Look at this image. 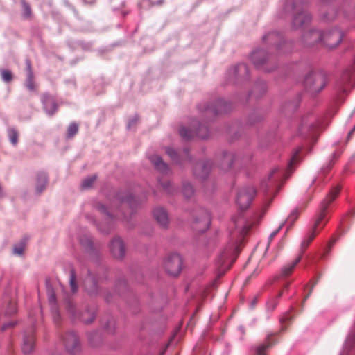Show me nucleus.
Returning <instances> with one entry per match:
<instances>
[{
	"label": "nucleus",
	"mask_w": 355,
	"mask_h": 355,
	"mask_svg": "<svg viewBox=\"0 0 355 355\" xmlns=\"http://www.w3.org/2000/svg\"><path fill=\"white\" fill-rule=\"evenodd\" d=\"M340 191V188L338 186L333 188L321 202L320 212L314 220L311 230L307 237L302 242L301 245L302 248L306 249L327 223L329 220V218H327L328 207L338 196Z\"/></svg>",
	"instance_id": "f257e3e1"
},
{
	"label": "nucleus",
	"mask_w": 355,
	"mask_h": 355,
	"mask_svg": "<svg viewBox=\"0 0 355 355\" xmlns=\"http://www.w3.org/2000/svg\"><path fill=\"white\" fill-rule=\"evenodd\" d=\"M261 218L259 213L248 218L241 214L233 218L232 223L234 227L231 233L232 238L241 241L250 230L259 223Z\"/></svg>",
	"instance_id": "f03ea898"
},
{
	"label": "nucleus",
	"mask_w": 355,
	"mask_h": 355,
	"mask_svg": "<svg viewBox=\"0 0 355 355\" xmlns=\"http://www.w3.org/2000/svg\"><path fill=\"white\" fill-rule=\"evenodd\" d=\"M327 84L325 74L320 72H312L308 74L304 79L306 89L312 94L320 92Z\"/></svg>",
	"instance_id": "7ed1b4c3"
},
{
	"label": "nucleus",
	"mask_w": 355,
	"mask_h": 355,
	"mask_svg": "<svg viewBox=\"0 0 355 355\" xmlns=\"http://www.w3.org/2000/svg\"><path fill=\"white\" fill-rule=\"evenodd\" d=\"M286 8H291L296 12L292 21L294 28H300L310 22L311 19L310 14L302 8L300 4L298 6L295 3H288Z\"/></svg>",
	"instance_id": "20e7f679"
},
{
	"label": "nucleus",
	"mask_w": 355,
	"mask_h": 355,
	"mask_svg": "<svg viewBox=\"0 0 355 355\" xmlns=\"http://www.w3.org/2000/svg\"><path fill=\"white\" fill-rule=\"evenodd\" d=\"M182 259L180 254L173 253L168 254L164 261L165 271L171 276H178L182 270Z\"/></svg>",
	"instance_id": "39448f33"
},
{
	"label": "nucleus",
	"mask_w": 355,
	"mask_h": 355,
	"mask_svg": "<svg viewBox=\"0 0 355 355\" xmlns=\"http://www.w3.org/2000/svg\"><path fill=\"white\" fill-rule=\"evenodd\" d=\"M355 68L351 67L346 69L337 83V90L340 93L346 94L354 87Z\"/></svg>",
	"instance_id": "423d86ee"
},
{
	"label": "nucleus",
	"mask_w": 355,
	"mask_h": 355,
	"mask_svg": "<svg viewBox=\"0 0 355 355\" xmlns=\"http://www.w3.org/2000/svg\"><path fill=\"white\" fill-rule=\"evenodd\" d=\"M210 223L209 214L205 210H201L193 216L191 227L197 232H204L209 228Z\"/></svg>",
	"instance_id": "0eeeda50"
},
{
	"label": "nucleus",
	"mask_w": 355,
	"mask_h": 355,
	"mask_svg": "<svg viewBox=\"0 0 355 355\" xmlns=\"http://www.w3.org/2000/svg\"><path fill=\"white\" fill-rule=\"evenodd\" d=\"M255 193L254 189L252 187H244L239 191L236 203L241 209L249 207Z\"/></svg>",
	"instance_id": "6e6552de"
},
{
	"label": "nucleus",
	"mask_w": 355,
	"mask_h": 355,
	"mask_svg": "<svg viewBox=\"0 0 355 355\" xmlns=\"http://www.w3.org/2000/svg\"><path fill=\"white\" fill-rule=\"evenodd\" d=\"M343 39V33L338 29H333L325 33H322V44L328 48L333 49L336 47Z\"/></svg>",
	"instance_id": "1a4fd4ad"
},
{
	"label": "nucleus",
	"mask_w": 355,
	"mask_h": 355,
	"mask_svg": "<svg viewBox=\"0 0 355 355\" xmlns=\"http://www.w3.org/2000/svg\"><path fill=\"white\" fill-rule=\"evenodd\" d=\"M66 308L68 312L71 314L73 318H80V319L86 324L91 323L95 318L96 312L94 309H87L82 313L80 315H77L75 313V305L70 300H67Z\"/></svg>",
	"instance_id": "9d476101"
},
{
	"label": "nucleus",
	"mask_w": 355,
	"mask_h": 355,
	"mask_svg": "<svg viewBox=\"0 0 355 355\" xmlns=\"http://www.w3.org/2000/svg\"><path fill=\"white\" fill-rule=\"evenodd\" d=\"M275 335V333L268 334L264 343L254 347L255 355H266L267 351L277 343V340L274 338Z\"/></svg>",
	"instance_id": "9b49d317"
},
{
	"label": "nucleus",
	"mask_w": 355,
	"mask_h": 355,
	"mask_svg": "<svg viewBox=\"0 0 355 355\" xmlns=\"http://www.w3.org/2000/svg\"><path fill=\"white\" fill-rule=\"evenodd\" d=\"M110 248L111 253L116 259H121L125 254V245L123 240L119 237H115L112 240Z\"/></svg>",
	"instance_id": "f8f14e48"
},
{
	"label": "nucleus",
	"mask_w": 355,
	"mask_h": 355,
	"mask_svg": "<svg viewBox=\"0 0 355 355\" xmlns=\"http://www.w3.org/2000/svg\"><path fill=\"white\" fill-rule=\"evenodd\" d=\"M302 40L303 42L307 46H313L322 43V33L318 30H310L304 34Z\"/></svg>",
	"instance_id": "ddd939ff"
},
{
	"label": "nucleus",
	"mask_w": 355,
	"mask_h": 355,
	"mask_svg": "<svg viewBox=\"0 0 355 355\" xmlns=\"http://www.w3.org/2000/svg\"><path fill=\"white\" fill-rule=\"evenodd\" d=\"M63 340L66 349L69 352L74 354L78 351L80 345L76 334L73 332L68 333L64 336Z\"/></svg>",
	"instance_id": "4468645a"
},
{
	"label": "nucleus",
	"mask_w": 355,
	"mask_h": 355,
	"mask_svg": "<svg viewBox=\"0 0 355 355\" xmlns=\"http://www.w3.org/2000/svg\"><path fill=\"white\" fill-rule=\"evenodd\" d=\"M315 121V119L313 116H308L303 117L299 127L300 134L304 137H308L313 129Z\"/></svg>",
	"instance_id": "2eb2a0df"
},
{
	"label": "nucleus",
	"mask_w": 355,
	"mask_h": 355,
	"mask_svg": "<svg viewBox=\"0 0 355 355\" xmlns=\"http://www.w3.org/2000/svg\"><path fill=\"white\" fill-rule=\"evenodd\" d=\"M27 77L25 81V86L30 92H37V85L34 80V74L31 67V62L29 60H26Z\"/></svg>",
	"instance_id": "dca6fc26"
},
{
	"label": "nucleus",
	"mask_w": 355,
	"mask_h": 355,
	"mask_svg": "<svg viewBox=\"0 0 355 355\" xmlns=\"http://www.w3.org/2000/svg\"><path fill=\"white\" fill-rule=\"evenodd\" d=\"M211 169V163L209 162H200L197 163L194 168V175L200 178H205Z\"/></svg>",
	"instance_id": "f3484780"
},
{
	"label": "nucleus",
	"mask_w": 355,
	"mask_h": 355,
	"mask_svg": "<svg viewBox=\"0 0 355 355\" xmlns=\"http://www.w3.org/2000/svg\"><path fill=\"white\" fill-rule=\"evenodd\" d=\"M41 100L46 112L51 115L53 114L57 109L55 99L49 94L45 93L42 94Z\"/></svg>",
	"instance_id": "a211bd4d"
},
{
	"label": "nucleus",
	"mask_w": 355,
	"mask_h": 355,
	"mask_svg": "<svg viewBox=\"0 0 355 355\" xmlns=\"http://www.w3.org/2000/svg\"><path fill=\"white\" fill-rule=\"evenodd\" d=\"M153 216L157 223L162 227H166L168 223L167 211L162 207H157L153 210Z\"/></svg>",
	"instance_id": "6ab92c4d"
},
{
	"label": "nucleus",
	"mask_w": 355,
	"mask_h": 355,
	"mask_svg": "<svg viewBox=\"0 0 355 355\" xmlns=\"http://www.w3.org/2000/svg\"><path fill=\"white\" fill-rule=\"evenodd\" d=\"M289 285L290 282L286 283L284 286L283 290L280 291L277 296L272 297L270 300H268L266 304V309L268 311L272 312L275 309L279 303V299L282 295L283 292L286 290H288Z\"/></svg>",
	"instance_id": "aec40b11"
},
{
	"label": "nucleus",
	"mask_w": 355,
	"mask_h": 355,
	"mask_svg": "<svg viewBox=\"0 0 355 355\" xmlns=\"http://www.w3.org/2000/svg\"><path fill=\"white\" fill-rule=\"evenodd\" d=\"M150 160L155 167L160 172L166 173L168 171V168L167 164L163 162L160 157L153 155L150 157Z\"/></svg>",
	"instance_id": "412c9836"
},
{
	"label": "nucleus",
	"mask_w": 355,
	"mask_h": 355,
	"mask_svg": "<svg viewBox=\"0 0 355 355\" xmlns=\"http://www.w3.org/2000/svg\"><path fill=\"white\" fill-rule=\"evenodd\" d=\"M302 258V255L298 256L294 261L284 266L281 270V276L283 277L290 275L296 265L299 263Z\"/></svg>",
	"instance_id": "4be33fe9"
},
{
	"label": "nucleus",
	"mask_w": 355,
	"mask_h": 355,
	"mask_svg": "<svg viewBox=\"0 0 355 355\" xmlns=\"http://www.w3.org/2000/svg\"><path fill=\"white\" fill-rule=\"evenodd\" d=\"M251 60L253 62V63L257 66H259L263 64L264 62L266 61L265 51L262 50H258L253 52L251 55Z\"/></svg>",
	"instance_id": "5701e85b"
},
{
	"label": "nucleus",
	"mask_w": 355,
	"mask_h": 355,
	"mask_svg": "<svg viewBox=\"0 0 355 355\" xmlns=\"http://www.w3.org/2000/svg\"><path fill=\"white\" fill-rule=\"evenodd\" d=\"M35 338L33 335L26 336L24 339L22 350L24 354L31 353L34 349Z\"/></svg>",
	"instance_id": "b1692460"
},
{
	"label": "nucleus",
	"mask_w": 355,
	"mask_h": 355,
	"mask_svg": "<svg viewBox=\"0 0 355 355\" xmlns=\"http://www.w3.org/2000/svg\"><path fill=\"white\" fill-rule=\"evenodd\" d=\"M234 155L231 153L224 152L222 157V167L224 170L229 169L233 162Z\"/></svg>",
	"instance_id": "393cba45"
},
{
	"label": "nucleus",
	"mask_w": 355,
	"mask_h": 355,
	"mask_svg": "<svg viewBox=\"0 0 355 355\" xmlns=\"http://www.w3.org/2000/svg\"><path fill=\"white\" fill-rule=\"evenodd\" d=\"M340 155V153L337 152L333 153L330 160L327 164H325L321 169V172L323 174L327 173V172L331 169L335 164L336 160L339 157Z\"/></svg>",
	"instance_id": "a878e982"
},
{
	"label": "nucleus",
	"mask_w": 355,
	"mask_h": 355,
	"mask_svg": "<svg viewBox=\"0 0 355 355\" xmlns=\"http://www.w3.org/2000/svg\"><path fill=\"white\" fill-rule=\"evenodd\" d=\"M232 251H233V247L231 246V247H228L227 248L225 249L220 253V254L218 257V261L221 266H223L225 264L226 261L229 259Z\"/></svg>",
	"instance_id": "bb28decb"
},
{
	"label": "nucleus",
	"mask_w": 355,
	"mask_h": 355,
	"mask_svg": "<svg viewBox=\"0 0 355 355\" xmlns=\"http://www.w3.org/2000/svg\"><path fill=\"white\" fill-rule=\"evenodd\" d=\"M180 135L184 139H191L195 135H198L199 132L197 130L187 129L186 128H182L180 130Z\"/></svg>",
	"instance_id": "cd10ccee"
},
{
	"label": "nucleus",
	"mask_w": 355,
	"mask_h": 355,
	"mask_svg": "<svg viewBox=\"0 0 355 355\" xmlns=\"http://www.w3.org/2000/svg\"><path fill=\"white\" fill-rule=\"evenodd\" d=\"M47 182V177L45 173H42L38 175L36 189L38 193H40L45 188Z\"/></svg>",
	"instance_id": "c85d7f7f"
},
{
	"label": "nucleus",
	"mask_w": 355,
	"mask_h": 355,
	"mask_svg": "<svg viewBox=\"0 0 355 355\" xmlns=\"http://www.w3.org/2000/svg\"><path fill=\"white\" fill-rule=\"evenodd\" d=\"M182 193H183V195L187 198H191L194 193V189H193L192 185H191L189 183L184 184L183 187H182Z\"/></svg>",
	"instance_id": "c756f323"
},
{
	"label": "nucleus",
	"mask_w": 355,
	"mask_h": 355,
	"mask_svg": "<svg viewBox=\"0 0 355 355\" xmlns=\"http://www.w3.org/2000/svg\"><path fill=\"white\" fill-rule=\"evenodd\" d=\"M78 131V125L74 123H71L67 131V137L68 138H72Z\"/></svg>",
	"instance_id": "7c9ffc66"
},
{
	"label": "nucleus",
	"mask_w": 355,
	"mask_h": 355,
	"mask_svg": "<svg viewBox=\"0 0 355 355\" xmlns=\"http://www.w3.org/2000/svg\"><path fill=\"white\" fill-rule=\"evenodd\" d=\"M96 180V175H92L91 177L84 179L82 182V185H81L82 188H83V189L90 188L92 186V184L94 183Z\"/></svg>",
	"instance_id": "2f4dec72"
},
{
	"label": "nucleus",
	"mask_w": 355,
	"mask_h": 355,
	"mask_svg": "<svg viewBox=\"0 0 355 355\" xmlns=\"http://www.w3.org/2000/svg\"><path fill=\"white\" fill-rule=\"evenodd\" d=\"M9 138L10 142L13 145H16L18 141V133L14 129H10L8 132Z\"/></svg>",
	"instance_id": "473e14b6"
},
{
	"label": "nucleus",
	"mask_w": 355,
	"mask_h": 355,
	"mask_svg": "<svg viewBox=\"0 0 355 355\" xmlns=\"http://www.w3.org/2000/svg\"><path fill=\"white\" fill-rule=\"evenodd\" d=\"M1 78L3 81L8 83L12 80V73L9 70H2L1 72Z\"/></svg>",
	"instance_id": "72a5a7b5"
},
{
	"label": "nucleus",
	"mask_w": 355,
	"mask_h": 355,
	"mask_svg": "<svg viewBox=\"0 0 355 355\" xmlns=\"http://www.w3.org/2000/svg\"><path fill=\"white\" fill-rule=\"evenodd\" d=\"M298 216L299 210L297 209H295L291 213V214L287 218V221L288 223H291V225H292L294 223V222L297 219Z\"/></svg>",
	"instance_id": "f704fd0d"
},
{
	"label": "nucleus",
	"mask_w": 355,
	"mask_h": 355,
	"mask_svg": "<svg viewBox=\"0 0 355 355\" xmlns=\"http://www.w3.org/2000/svg\"><path fill=\"white\" fill-rule=\"evenodd\" d=\"M25 248V241H21L19 245H15L13 248L15 254L21 255L22 254Z\"/></svg>",
	"instance_id": "c9c22d12"
},
{
	"label": "nucleus",
	"mask_w": 355,
	"mask_h": 355,
	"mask_svg": "<svg viewBox=\"0 0 355 355\" xmlns=\"http://www.w3.org/2000/svg\"><path fill=\"white\" fill-rule=\"evenodd\" d=\"M70 286L71 288V291L73 293L76 292L77 291V286L76 283V275L73 272V271H71V276H70Z\"/></svg>",
	"instance_id": "e433bc0d"
},
{
	"label": "nucleus",
	"mask_w": 355,
	"mask_h": 355,
	"mask_svg": "<svg viewBox=\"0 0 355 355\" xmlns=\"http://www.w3.org/2000/svg\"><path fill=\"white\" fill-rule=\"evenodd\" d=\"M161 185L163 187V189L167 191L168 193H173V189L171 187V184L170 182H161Z\"/></svg>",
	"instance_id": "4c0bfd02"
},
{
	"label": "nucleus",
	"mask_w": 355,
	"mask_h": 355,
	"mask_svg": "<svg viewBox=\"0 0 355 355\" xmlns=\"http://www.w3.org/2000/svg\"><path fill=\"white\" fill-rule=\"evenodd\" d=\"M49 302L52 305L54 306L55 302V294L52 290H49Z\"/></svg>",
	"instance_id": "58836bf2"
},
{
	"label": "nucleus",
	"mask_w": 355,
	"mask_h": 355,
	"mask_svg": "<svg viewBox=\"0 0 355 355\" xmlns=\"http://www.w3.org/2000/svg\"><path fill=\"white\" fill-rule=\"evenodd\" d=\"M166 154L171 157V159L174 161L176 160L177 158V153L172 148H168L166 150Z\"/></svg>",
	"instance_id": "ea45409f"
},
{
	"label": "nucleus",
	"mask_w": 355,
	"mask_h": 355,
	"mask_svg": "<svg viewBox=\"0 0 355 355\" xmlns=\"http://www.w3.org/2000/svg\"><path fill=\"white\" fill-rule=\"evenodd\" d=\"M279 38V35L275 33H269L263 37L264 40L272 41L275 38Z\"/></svg>",
	"instance_id": "a19ab883"
},
{
	"label": "nucleus",
	"mask_w": 355,
	"mask_h": 355,
	"mask_svg": "<svg viewBox=\"0 0 355 355\" xmlns=\"http://www.w3.org/2000/svg\"><path fill=\"white\" fill-rule=\"evenodd\" d=\"M284 226V223H282L279 227L275 231H273L270 235V237H269V240L271 241L278 233L279 232L282 230V228Z\"/></svg>",
	"instance_id": "79ce46f5"
},
{
	"label": "nucleus",
	"mask_w": 355,
	"mask_h": 355,
	"mask_svg": "<svg viewBox=\"0 0 355 355\" xmlns=\"http://www.w3.org/2000/svg\"><path fill=\"white\" fill-rule=\"evenodd\" d=\"M98 209L102 212V213H105V214H106L107 216V217H110V214L107 212V209H106V207L103 205H99L98 206Z\"/></svg>",
	"instance_id": "37998d69"
},
{
	"label": "nucleus",
	"mask_w": 355,
	"mask_h": 355,
	"mask_svg": "<svg viewBox=\"0 0 355 355\" xmlns=\"http://www.w3.org/2000/svg\"><path fill=\"white\" fill-rule=\"evenodd\" d=\"M315 282L312 285L311 288H310V291H309V293H307V295L304 297L303 301H302V304H304L305 303V301L310 297V295H311V293L313 291V287L315 286Z\"/></svg>",
	"instance_id": "c03bdc74"
},
{
	"label": "nucleus",
	"mask_w": 355,
	"mask_h": 355,
	"mask_svg": "<svg viewBox=\"0 0 355 355\" xmlns=\"http://www.w3.org/2000/svg\"><path fill=\"white\" fill-rule=\"evenodd\" d=\"M297 159H298V153H296L293 155V156L292 157V159L291 160V162H290V164H289V166L291 167L292 164H295V162H297Z\"/></svg>",
	"instance_id": "a18cd8bd"
},
{
	"label": "nucleus",
	"mask_w": 355,
	"mask_h": 355,
	"mask_svg": "<svg viewBox=\"0 0 355 355\" xmlns=\"http://www.w3.org/2000/svg\"><path fill=\"white\" fill-rule=\"evenodd\" d=\"M114 322L113 321H109L108 322V324L107 326H105V328L107 329V330L109 331V332H112L113 331V327H114Z\"/></svg>",
	"instance_id": "49530a36"
},
{
	"label": "nucleus",
	"mask_w": 355,
	"mask_h": 355,
	"mask_svg": "<svg viewBox=\"0 0 355 355\" xmlns=\"http://www.w3.org/2000/svg\"><path fill=\"white\" fill-rule=\"evenodd\" d=\"M24 10L26 12V14L27 15H30V14H31V8H30V6L28 4H26V3H24Z\"/></svg>",
	"instance_id": "de8ad7c7"
},
{
	"label": "nucleus",
	"mask_w": 355,
	"mask_h": 355,
	"mask_svg": "<svg viewBox=\"0 0 355 355\" xmlns=\"http://www.w3.org/2000/svg\"><path fill=\"white\" fill-rule=\"evenodd\" d=\"M12 326H14L13 322H8L7 324H4L2 327V331H4V330L7 329L8 328L11 327Z\"/></svg>",
	"instance_id": "09e8293b"
},
{
	"label": "nucleus",
	"mask_w": 355,
	"mask_h": 355,
	"mask_svg": "<svg viewBox=\"0 0 355 355\" xmlns=\"http://www.w3.org/2000/svg\"><path fill=\"white\" fill-rule=\"evenodd\" d=\"M336 242V239H331V241L329 242V244H328L329 250H330V249L333 247V245L335 244Z\"/></svg>",
	"instance_id": "8fccbe9b"
},
{
	"label": "nucleus",
	"mask_w": 355,
	"mask_h": 355,
	"mask_svg": "<svg viewBox=\"0 0 355 355\" xmlns=\"http://www.w3.org/2000/svg\"><path fill=\"white\" fill-rule=\"evenodd\" d=\"M12 309L11 311H8V313L9 314H12L13 313H15L16 311V309H15V304H12Z\"/></svg>",
	"instance_id": "3c124183"
},
{
	"label": "nucleus",
	"mask_w": 355,
	"mask_h": 355,
	"mask_svg": "<svg viewBox=\"0 0 355 355\" xmlns=\"http://www.w3.org/2000/svg\"><path fill=\"white\" fill-rule=\"evenodd\" d=\"M52 309H53V318L55 320V318H56V316L58 315L57 310H56L55 307H52Z\"/></svg>",
	"instance_id": "603ef678"
},
{
	"label": "nucleus",
	"mask_w": 355,
	"mask_h": 355,
	"mask_svg": "<svg viewBox=\"0 0 355 355\" xmlns=\"http://www.w3.org/2000/svg\"><path fill=\"white\" fill-rule=\"evenodd\" d=\"M354 130H355V125H354V128L349 132L348 136H347L348 139H349V137H351V135H352V133Z\"/></svg>",
	"instance_id": "864d4df0"
},
{
	"label": "nucleus",
	"mask_w": 355,
	"mask_h": 355,
	"mask_svg": "<svg viewBox=\"0 0 355 355\" xmlns=\"http://www.w3.org/2000/svg\"><path fill=\"white\" fill-rule=\"evenodd\" d=\"M278 171L277 169H274L273 171H272L270 175V177L273 175L275 173H276Z\"/></svg>",
	"instance_id": "5fc2aeb1"
},
{
	"label": "nucleus",
	"mask_w": 355,
	"mask_h": 355,
	"mask_svg": "<svg viewBox=\"0 0 355 355\" xmlns=\"http://www.w3.org/2000/svg\"><path fill=\"white\" fill-rule=\"evenodd\" d=\"M254 272H253L252 274H251L246 279V281H248L253 275H254Z\"/></svg>",
	"instance_id": "6e6d98bb"
},
{
	"label": "nucleus",
	"mask_w": 355,
	"mask_h": 355,
	"mask_svg": "<svg viewBox=\"0 0 355 355\" xmlns=\"http://www.w3.org/2000/svg\"><path fill=\"white\" fill-rule=\"evenodd\" d=\"M288 319H289L288 317L284 318L282 319L281 322H284L285 320H288Z\"/></svg>",
	"instance_id": "4d7b16f0"
},
{
	"label": "nucleus",
	"mask_w": 355,
	"mask_h": 355,
	"mask_svg": "<svg viewBox=\"0 0 355 355\" xmlns=\"http://www.w3.org/2000/svg\"><path fill=\"white\" fill-rule=\"evenodd\" d=\"M239 67H240V68L243 67L244 69H246L245 65H243V64L242 65H239Z\"/></svg>",
	"instance_id": "13d9d810"
},
{
	"label": "nucleus",
	"mask_w": 355,
	"mask_h": 355,
	"mask_svg": "<svg viewBox=\"0 0 355 355\" xmlns=\"http://www.w3.org/2000/svg\"><path fill=\"white\" fill-rule=\"evenodd\" d=\"M352 159L355 161V153L352 156Z\"/></svg>",
	"instance_id": "bf43d9fd"
}]
</instances>
